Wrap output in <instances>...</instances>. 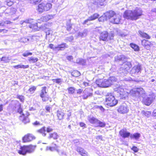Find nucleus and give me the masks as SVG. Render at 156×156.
I'll list each match as a JSON object with an SVG mask.
<instances>
[{"label": "nucleus", "instance_id": "obj_61", "mask_svg": "<svg viewBox=\"0 0 156 156\" xmlns=\"http://www.w3.org/2000/svg\"><path fill=\"white\" fill-rule=\"evenodd\" d=\"M83 84L85 87H87L89 86V83L87 82H83Z\"/></svg>", "mask_w": 156, "mask_h": 156}, {"label": "nucleus", "instance_id": "obj_52", "mask_svg": "<svg viewBox=\"0 0 156 156\" xmlns=\"http://www.w3.org/2000/svg\"><path fill=\"white\" fill-rule=\"evenodd\" d=\"M80 126L81 127H86V124L83 122H80L79 123Z\"/></svg>", "mask_w": 156, "mask_h": 156}, {"label": "nucleus", "instance_id": "obj_57", "mask_svg": "<svg viewBox=\"0 0 156 156\" xmlns=\"http://www.w3.org/2000/svg\"><path fill=\"white\" fill-rule=\"evenodd\" d=\"M153 116L154 117L155 119H156V109L154 110L153 113Z\"/></svg>", "mask_w": 156, "mask_h": 156}, {"label": "nucleus", "instance_id": "obj_15", "mask_svg": "<svg viewBox=\"0 0 156 156\" xmlns=\"http://www.w3.org/2000/svg\"><path fill=\"white\" fill-rule=\"evenodd\" d=\"M141 70V65L138 64L134 66L132 68L131 73L132 75L137 74Z\"/></svg>", "mask_w": 156, "mask_h": 156}, {"label": "nucleus", "instance_id": "obj_56", "mask_svg": "<svg viewBox=\"0 0 156 156\" xmlns=\"http://www.w3.org/2000/svg\"><path fill=\"white\" fill-rule=\"evenodd\" d=\"M29 66L28 65H21L20 66V68H23V69L27 68L29 67Z\"/></svg>", "mask_w": 156, "mask_h": 156}, {"label": "nucleus", "instance_id": "obj_63", "mask_svg": "<svg viewBox=\"0 0 156 156\" xmlns=\"http://www.w3.org/2000/svg\"><path fill=\"white\" fill-rule=\"evenodd\" d=\"M13 4V3L12 2H7V5L9 6L12 5Z\"/></svg>", "mask_w": 156, "mask_h": 156}, {"label": "nucleus", "instance_id": "obj_58", "mask_svg": "<svg viewBox=\"0 0 156 156\" xmlns=\"http://www.w3.org/2000/svg\"><path fill=\"white\" fill-rule=\"evenodd\" d=\"M33 125H34L36 126V125H40V123L39 122H38L37 121H36L34 122L33 123Z\"/></svg>", "mask_w": 156, "mask_h": 156}, {"label": "nucleus", "instance_id": "obj_43", "mask_svg": "<svg viewBox=\"0 0 156 156\" xmlns=\"http://www.w3.org/2000/svg\"><path fill=\"white\" fill-rule=\"evenodd\" d=\"M49 149L51 151L58 150V146L56 144H55L54 146H51L49 147Z\"/></svg>", "mask_w": 156, "mask_h": 156}, {"label": "nucleus", "instance_id": "obj_11", "mask_svg": "<svg viewBox=\"0 0 156 156\" xmlns=\"http://www.w3.org/2000/svg\"><path fill=\"white\" fill-rule=\"evenodd\" d=\"M141 42V45L147 50H150V48L153 45L152 41H150L147 39L142 40Z\"/></svg>", "mask_w": 156, "mask_h": 156}, {"label": "nucleus", "instance_id": "obj_6", "mask_svg": "<svg viewBox=\"0 0 156 156\" xmlns=\"http://www.w3.org/2000/svg\"><path fill=\"white\" fill-rule=\"evenodd\" d=\"M46 87L45 86L42 87L40 94V97L41 98L43 102H46L48 101H49L50 102H51V98L47 94V92L46 91Z\"/></svg>", "mask_w": 156, "mask_h": 156}, {"label": "nucleus", "instance_id": "obj_51", "mask_svg": "<svg viewBox=\"0 0 156 156\" xmlns=\"http://www.w3.org/2000/svg\"><path fill=\"white\" fill-rule=\"evenodd\" d=\"M66 58L68 60L71 61L73 59V58L72 55H69L66 57Z\"/></svg>", "mask_w": 156, "mask_h": 156}, {"label": "nucleus", "instance_id": "obj_59", "mask_svg": "<svg viewBox=\"0 0 156 156\" xmlns=\"http://www.w3.org/2000/svg\"><path fill=\"white\" fill-rule=\"evenodd\" d=\"M51 109V107L48 106H46L45 107V109L46 110L49 112H50V110Z\"/></svg>", "mask_w": 156, "mask_h": 156}, {"label": "nucleus", "instance_id": "obj_49", "mask_svg": "<svg viewBox=\"0 0 156 156\" xmlns=\"http://www.w3.org/2000/svg\"><path fill=\"white\" fill-rule=\"evenodd\" d=\"M91 21L89 18H88V19L85 20H84V21L82 23V24L83 25L87 24V25H88V24H87V22L88 21Z\"/></svg>", "mask_w": 156, "mask_h": 156}, {"label": "nucleus", "instance_id": "obj_29", "mask_svg": "<svg viewBox=\"0 0 156 156\" xmlns=\"http://www.w3.org/2000/svg\"><path fill=\"white\" fill-rule=\"evenodd\" d=\"M100 16V15L98 13H94L89 17L91 21L98 19Z\"/></svg>", "mask_w": 156, "mask_h": 156}, {"label": "nucleus", "instance_id": "obj_4", "mask_svg": "<svg viewBox=\"0 0 156 156\" xmlns=\"http://www.w3.org/2000/svg\"><path fill=\"white\" fill-rule=\"evenodd\" d=\"M52 5L50 2H42L38 4L36 10L39 13L49 11L51 9Z\"/></svg>", "mask_w": 156, "mask_h": 156}, {"label": "nucleus", "instance_id": "obj_27", "mask_svg": "<svg viewBox=\"0 0 156 156\" xmlns=\"http://www.w3.org/2000/svg\"><path fill=\"white\" fill-rule=\"evenodd\" d=\"M20 154L25 155L28 153L27 145H23L20 147Z\"/></svg>", "mask_w": 156, "mask_h": 156}, {"label": "nucleus", "instance_id": "obj_26", "mask_svg": "<svg viewBox=\"0 0 156 156\" xmlns=\"http://www.w3.org/2000/svg\"><path fill=\"white\" fill-rule=\"evenodd\" d=\"M59 137V136L57 133L54 132L49 134L48 138L49 139H52L54 140H57Z\"/></svg>", "mask_w": 156, "mask_h": 156}, {"label": "nucleus", "instance_id": "obj_35", "mask_svg": "<svg viewBox=\"0 0 156 156\" xmlns=\"http://www.w3.org/2000/svg\"><path fill=\"white\" fill-rule=\"evenodd\" d=\"M89 122L92 124H96L97 122L98 121V119L94 117L90 118L88 119Z\"/></svg>", "mask_w": 156, "mask_h": 156}, {"label": "nucleus", "instance_id": "obj_34", "mask_svg": "<svg viewBox=\"0 0 156 156\" xmlns=\"http://www.w3.org/2000/svg\"><path fill=\"white\" fill-rule=\"evenodd\" d=\"M140 135L139 133H136L130 136V138L132 139H134L136 140L138 139L140 137Z\"/></svg>", "mask_w": 156, "mask_h": 156}, {"label": "nucleus", "instance_id": "obj_41", "mask_svg": "<svg viewBox=\"0 0 156 156\" xmlns=\"http://www.w3.org/2000/svg\"><path fill=\"white\" fill-rule=\"evenodd\" d=\"M68 91L69 94H74L75 91V88L73 87H69L68 89Z\"/></svg>", "mask_w": 156, "mask_h": 156}, {"label": "nucleus", "instance_id": "obj_36", "mask_svg": "<svg viewBox=\"0 0 156 156\" xmlns=\"http://www.w3.org/2000/svg\"><path fill=\"white\" fill-rule=\"evenodd\" d=\"M38 60V59L37 58H34L33 57H30L28 61L30 63H34L37 62Z\"/></svg>", "mask_w": 156, "mask_h": 156}, {"label": "nucleus", "instance_id": "obj_8", "mask_svg": "<svg viewBox=\"0 0 156 156\" xmlns=\"http://www.w3.org/2000/svg\"><path fill=\"white\" fill-rule=\"evenodd\" d=\"M29 114L25 111L20 109V120L22 122L26 124L29 122V119L28 118Z\"/></svg>", "mask_w": 156, "mask_h": 156}, {"label": "nucleus", "instance_id": "obj_42", "mask_svg": "<svg viewBox=\"0 0 156 156\" xmlns=\"http://www.w3.org/2000/svg\"><path fill=\"white\" fill-rule=\"evenodd\" d=\"M10 58L8 56H4L2 57L1 61H4L5 62H8L10 60Z\"/></svg>", "mask_w": 156, "mask_h": 156}, {"label": "nucleus", "instance_id": "obj_10", "mask_svg": "<svg viewBox=\"0 0 156 156\" xmlns=\"http://www.w3.org/2000/svg\"><path fill=\"white\" fill-rule=\"evenodd\" d=\"M30 20H27L24 21H21L20 22V24H24L25 26H27V25L28 23L30 24V25L29 26V27L30 28L34 30H37L38 29V28L39 27H38L37 24L38 23V20H37V23H32L30 22Z\"/></svg>", "mask_w": 156, "mask_h": 156}, {"label": "nucleus", "instance_id": "obj_2", "mask_svg": "<svg viewBox=\"0 0 156 156\" xmlns=\"http://www.w3.org/2000/svg\"><path fill=\"white\" fill-rule=\"evenodd\" d=\"M116 81V78L114 76L110 77L108 79H98L95 81L97 85L101 88H107L110 86L112 83Z\"/></svg>", "mask_w": 156, "mask_h": 156}, {"label": "nucleus", "instance_id": "obj_22", "mask_svg": "<svg viewBox=\"0 0 156 156\" xmlns=\"http://www.w3.org/2000/svg\"><path fill=\"white\" fill-rule=\"evenodd\" d=\"M123 68L126 71L129 70L132 67V64L130 62L126 61L123 64Z\"/></svg>", "mask_w": 156, "mask_h": 156}, {"label": "nucleus", "instance_id": "obj_23", "mask_svg": "<svg viewBox=\"0 0 156 156\" xmlns=\"http://www.w3.org/2000/svg\"><path fill=\"white\" fill-rule=\"evenodd\" d=\"M67 47V45L66 43H62L58 44L57 46L55 47V48L57 49L58 51H61L64 50L65 48Z\"/></svg>", "mask_w": 156, "mask_h": 156}, {"label": "nucleus", "instance_id": "obj_64", "mask_svg": "<svg viewBox=\"0 0 156 156\" xmlns=\"http://www.w3.org/2000/svg\"><path fill=\"white\" fill-rule=\"evenodd\" d=\"M3 105H0V112L3 110Z\"/></svg>", "mask_w": 156, "mask_h": 156}, {"label": "nucleus", "instance_id": "obj_47", "mask_svg": "<svg viewBox=\"0 0 156 156\" xmlns=\"http://www.w3.org/2000/svg\"><path fill=\"white\" fill-rule=\"evenodd\" d=\"M131 150L134 151V152H137L138 151L139 149L136 146H133L131 148Z\"/></svg>", "mask_w": 156, "mask_h": 156}, {"label": "nucleus", "instance_id": "obj_12", "mask_svg": "<svg viewBox=\"0 0 156 156\" xmlns=\"http://www.w3.org/2000/svg\"><path fill=\"white\" fill-rule=\"evenodd\" d=\"M53 18V15L47 14L45 16H42L40 19H38V23H41L42 22H47Z\"/></svg>", "mask_w": 156, "mask_h": 156}, {"label": "nucleus", "instance_id": "obj_32", "mask_svg": "<svg viewBox=\"0 0 156 156\" xmlns=\"http://www.w3.org/2000/svg\"><path fill=\"white\" fill-rule=\"evenodd\" d=\"M151 111L143 110L141 112L142 115L147 117H149L151 115Z\"/></svg>", "mask_w": 156, "mask_h": 156}, {"label": "nucleus", "instance_id": "obj_50", "mask_svg": "<svg viewBox=\"0 0 156 156\" xmlns=\"http://www.w3.org/2000/svg\"><path fill=\"white\" fill-rule=\"evenodd\" d=\"M98 19V20L99 22H103L104 21V17L103 16H99Z\"/></svg>", "mask_w": 156, "mask_h": 156}, {"label": "nucleus", "instance_id": "obj_28", "mask_svg": "<svg viewBox=\"0 0 156 156\" xmlns=\"http://www.w3.org/2000/svg\"><path fill=\"white\" fill-rule=\"evenodd\" d=\"M27 146L28 153H31L35 151L36 147V145L31 144L27 145Z\"/></svg>", "mask_w": 156, "mask_h": 156}, {"label": "nucleus", "instance_id": "obj_38", "mask_svg": "<svg viewBox=\"0 0 156 156\" xmlns=\"http://www.w3.org/2000/svg\"><path fill=\"white\" fill-rule=\"evenodd\" d=\"M43 0H29L30 3L34 5H36L40 3Z\"/></svg>", "mask_w": 156, "mask_h": 156}, {"label": "nucleus", "instance_id": "obj_30", "mask_svg": "<svg viewBox=\"0 0 156 156\" xmlns=\"http://www.w3.org/2000/svg\"><path fill=\"white\" fill-rule=\"evenodd\" d=\"M130 47L132 48L135 51H138L140 50V48L139 46L136 44L131 43L129 44Z\"/></svg>", "mask_w": 156, "mask_h": 156}, {"label": "nucleus", "instance_id": "obj_31", "mask_svg": "<svg viewBox=\"0 0 156 156\" xmlns=\"http://www.w3.org/2000/svg\"><path fill=\"white\" fill-rule=\"evenodd\" d=\"M37 131L39 133L41 134L44 136H45L46 135V133H45V126L42 127L41 128L38 129Z\"/></svg>", "mask_w": 156, "mask_h": 156}, {"label": "nucleus", "instance_id": "obj_55", "mask_svg": "<svg viewBox=\"0 0 156 156\" xmlns=\"http://www.w3.org/2000/svg\"><path fill=\"white\" fill-rule=\"evenodd\" d=\"M83 90L81 89H78L77 91V93L78 94H80L82 93H83Z\"/></svg>", "mask_w": 156, "mask_h": 156}, {"label": "nucleus", "instance_id": "obj_53", "mask_svg": "<svg viewBox=\"0 0 156 156\" xmlns=\"http://www.w3.org/2000/svg\"><path fill=\"white\" fill-rule=\"evenodd\" d=\"M48 47L51 49H54L55 48H54V45L52 44H50L48 45Z\"/></svg>", "mask_w": 156, "mask_h": 156}, {"label": "nucleus", "instance_id": "obj_37", "mask_svg": "<svg viewBox=\"0 0 156 156\" xmlns=\"http://www.w3.org/2000/svg\"><path fill=\"white\" fill-rule=\"evenodd\" d=\"M96 124H98L96 127H103L105 126V123L104 122H102L98 120V121L97 122Z\"/></svg>", "mask_w": 156, "mask_h": 156}, {"label": "nucleus", "instance_id": "obj_13", "mask_svg": "<svg viewBox=\"0 0 156 156\" xmlns=\"http://www.w3.org/2000/svg\"><path fill=\"white\" fill-rule=\"evenodd\" d=\"M129 111L128 108L126 105H120L117 109L118 112L122 114L126 113L129 112Z\"/></svg>", "mask_w": 156, "mask_h": 156}, {"label": "nucleus", "instance_id": "obj_7", "mask_svg": "<svg viewBox=\"0 0 156 156\" xmlns=\"http://www.w3.org/2000/svg\"><path fill=\"white\" fill-rule=\"evenodd\" d=\"M93 90L90 88H86L83 91L81 97L83 100L92 97L93 95Z\"/></svg>", "mask_w": 156, "mask_h": 156}, {"label": "nucleus", "instance_id": "obj_5", "mask_svg": "<svg viewBox=\"0 0 156 156\" xmlns=\"http://www.w3.org/2000/svg\"><path fill=\"white\" fill-rule=\"evenodd\" d=\"M114 34L113 33L109 34L106 31H104L100 34L99 39L100 41H107L108 40H112L113 39Z\"/></svg>", "mask_w": 156, "mask_h": 156}, {"label": "nucleus", "instance_id": "obj_24", "mask_svg": "<svg viewBox=\"0 0 156 156\" xmlns=\"http://www.w3.org/2000/svg\"><path fill=\"white\" fill-rule=\"evenodd\" d=\"M120 19L119 16L116 13V15L114 16V17H113L111 22L113 23L117 24L120 22Z\"/></svg>", "mask_w": 156, "mask_h": 156}, {"label": "nucleus", "instance_id": "obj_33", "mask_svg": "<svg viewBox=\"0 0 156 156\" xmlns=\"http://www.w3.org/2000/svg\"><path fill=\"white\" fill-rule=\"evenodd\" d=\"M71 73L72 76L75 77H78L80 75V73L77 70H73Z\"/></svg>", "mask_w": 156, "mask_h": 156}, {"label": "nucleus", "instance_id": "obj_39", "mask_svg": "<svg viewBox=\"0 0 156 156\" xmlns=\"http://www.w3.org/2000/svg\"><path fill=\"white\" fill-rule=\"evenodd\" d=\"M52 80L54 83H55L58 84H61L62 81V79L60 78L52 79Z\"/></svg>", "mask_w": 156, "mask_h": 156}, {"label": "nucleus", "instance_id": "obj_9", "mask_svg": "<svg viewBox=\"0 0 156 156\" xmlns=\"http://www.w3.org/2000/svg\"><path fill=\"white\" fill-rule=\"evenodd\" d=\"M36 138V137L32 134L27 133L25 134L22 138V142L27 143L30 142Z\"/></svg>", "mask_w": 156, "mask_h": 156}, {"label": "nucleus", "instance_id": "obj_1", "mask_svg": "<svg viewBox=\"0 0 156 156\" xmlns=\"http://www.w3.org/2000/svg\"><path fill=\"white\" fill-rule=\"evenodd\" d=\"M143 15V11L140 9H136L133 10H126L123 14V17L127 20H136L139 19Z\"/></svg>", "mask_w": 156, "mask_h": 156}, {"label": "nucleus", "instance_id": "obj_46", "mask_svg": "<svg viewBox=\"0 0 156 156\" xmlns=\"http://www.w3.org/2000/svg\"><path fill=\"white\" fill-rule=\"evenodd\" d=\"M32 55V53L30 52H26L24 53L22 55L24 57H27L29 55Z\"/></svg>", "mask_w": 156, "mask_h": 156}, {"label": "nucleus", "instance_id": "obj_14", "mask_svg": "<svg viewBox=\"0 0 156 156\" xmlns=\"http://www.w3.org/2000/svg\"><path fill=\"white\" fill-rule=\"evenodd\" d=\"M145 91L144 89L141 87L137 88L135 90L132 91L131 94L133 96H135L140 94H145Z\"/></svg>", "mask_w": 156, "mask_h": 156}, {"label": "nucleus", "instance_id": "obj_54", "mask_svg": "<svg viewBox=\"0 0 156 156\" xmlns=\"http://www.w3.org/2000/svg\"><path fill=\"white\" fill-rule=\"evenodd\" d=\"M68 113L67 114V119H69L70 117L71 116V112L69 111H68Z\"/></svg>", "mask_w": 156, "mask_h": 156}, {"label": "nucleus", "instance_id": "obj_16", "mask_svg": "<svg viewBox=\"0 0 156 156\" xmlns=\"http://www.w3.org/2000/svg\"><path fill=\"white\" fill-rule=\"evenodd\" d=\"M119 133L120 136L123 138H128L130 135V133L127 132L126 129H121L119 131Z\"/></svg>", "mask_w": 156, "mask_h": 156}, {"label": "nucleus", "instance_id": "obj_45", "mask_svg": "<svg viewBox=\"0 0 156 156\" xmlns=\"http://www.w3.org/2000/svg\"><path fill=\"white\" fill-rule=\"evenodd\" d=\"M11 23V22L9 21H3L2 23H0V26H5V24H10Z\"/></svg>", "mask_w": 156, "mask_h": 156}, {"label": "nucleus", "instance_id": "obj_60", "mask_svg": "<svg viewBox=\"0 0 156 156\" xmlns=\"http://www.w3.org/2000/svg\"><path fill=\"white\" fill-rule=\"evenodd\" d=\"M24 100V97L22 96H20V101L22 102H23Z\"/></svg>", "mask_w": 156, "mask_h": 156}, {"label": "nucleus", "instance_id": "obj_44", "mask_svg": "<svg viewBox=\"0 0 156 156\" xmlns=\"http://www.w3.org/2000/svg\"><path fill=\"white\" fill-rule=\"evenodd\" d=\"M44 32L46 33V36H47L48 35H50L51 34L52 31L50 29L46 28L44 29Z\"/></svg>", "mask_w": 156, "mask_h": 156}, {"label": "nucleus", "instance_id": "obj_17", "mask_svg": "<svg viewBox=\"0 0 156 156\" xmlns=\"http://www.w3.org/2000/svg\"><path fill=\"white\" fill-rule=\"evenodd\" d=\"M116 13L113 11L109 10L106 12L105 14L106 18L107 19H110L114 17L116 15Z\"/></svg>", "mask_w": 156, "mask_h": 156}, {"label": "nucleus", "instance_id": "obj_21", "mask_svg": "<svg viewBox=\"0 0 156 156\" xmlns=\"http://www.w3.org/2000/svg\"><path fill=\"white\" fill-rule=\"evenodd\" d=\"M139 36L142 38H145L147 39H150L151 36L146 33L140 30L138 31Z\"/></svg>", "mask_w": 156, "mask_h": 156}, {"label": "nucleus", "instance_id": "obj_48", "mask_svg": "<svg viewBox=\"0 0 156 156\" xmlns=\"http://www.w3.org/2000/svg\"><path fill=\"white\" fill-rule=\"evenodd\" d=\"M53 130V129L50 126H48L47 127L46 129V131L47 133H50Z\"/></svg>", "mask_w": 156, "mask_h": 156}, {"label": "nucleus", "instance_id": "obj_20", "mask_svg": "<svg viewBox=\"0 0 156 156\" xmlns=\"http://www.w3.org/2000/svg\"><path fill=\"white\" fill-rule=\"evenodd\" d=\"M77 151L81 156H88L87 152L83 148L78 147L76 149Z\"/></svg>", "mask_w": 156, "mask_h": 156}, {"label": "nucleus", "instance_id": "obj_40", "mask_svg": "<svg viewBox=\"0 0 156 156\" xmlns=\"http://www.w3.org/2000/svg\"><path fill=\"white\" fill-rule=\"evenodd\" d=\"M37 87L35 86H33L30 87L28 89V91L31 94H33L34 92L36 90Z\"/></svg>", "mask_w": 156, "mask_h": 156}, {"label": "nucleus", "instance_id": "obj_25", "mask_svg": "<svg viewBox=\"0 0 156 156\" xmlns=\"http://www.w3.org/2000/svg\"><path fill=\"white\" fill-rule=\"evenodd\" d=\"M73 24L71 22V20H69L66 22L65 28L66 30L70 31L72 28Z\"/></svg>", "mask_w": 156, "mask_h": 156}, {"label": "nucleus", "instance_id": "obj_19", "mask_svg": "<svg viewBox=\"0 0 156 156\" xmlns=\"http://www.w3.org/2000/svg\"><path fill=\"white\" fill-rule=\"evenodd\" d=\"M56 115L58 119L59 120H61L64 118L65 113H64L63 111L60 109L57 111Z\"/></svg>", "mask_w": 156, "mask_h": 156}, {"label": "nucleus", "instance_id": "obj_3", "mask_svg": "<svg viewBox=\"0 0 156 156\" xmlns=\"http://www.w3.org/2000/svg\"><path fill=\"white\" fill-rule=\"evenodd\" d=\"M105 105L109 107H113L116 105L118 103V101L116 99L113 94L108 92L105 95Z\"/></svg>", "mask_w": 156, "mask_h": 156}, {"label": "nucleus", "instance_id": "obj_18", "mask_svg": "<svg viewBox=\"0 0 156 156\" xmlns=\"http://www.w3.org/2000/svg\"><path fill=\"white\" fill-rule=\"evenodd\" d=\"M154 98L151 97H147L143 99L142 102L144 105L147 106L150 105L153 102Z\"/></svg>", "mask_w": 156, "mask_h": 156}, {"label": "nucleus", "instance_id": "obj_62", "mask_svg": "<svg viewBox=\"0 0 156 156\" xmlns=\"http://www.w3.org/2000/svg\"><path fill=\"white\" fill-rule=\"evenodd\" d=\"M96 138L97 139H100L101 140H102V136H98L96 137Z\"/></svg>", "mask_w": 156, "mask_h": 156}]
</instances>
